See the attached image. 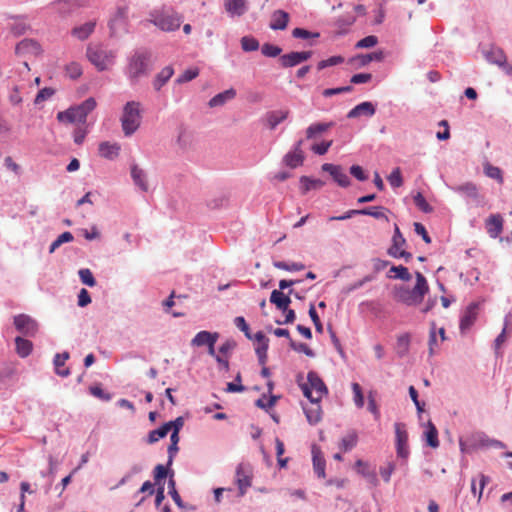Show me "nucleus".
<instances>
[{
	"label": "nucleus",
	"mask_w": 512,
	"mask_h": 512,
	"mask_svg": "<svg viewBox=\"0 0 512 512\" xmlns=\"http://www.w3.org/2000/svg\"><path fill=\"white\" fill-rule=\"evenodd\" d=\"M79 277L85 285L93 287L96 285V280L89 269H81L79 270Z\"/></svg>",
	"instance_id": "obj_53"
},
{
	"label": "nucleus",
	"mask_w": 512,
	"mask_h": 512,
	"mask_svg": "<svg viewBox=\"0 0 512 512\" xmlns=\"http://www.w3.org/2000/svg\"><path fill=\"white\" fill-rule=\"evenodd\" d=\"M332 143H333L332 140H330V141H323L321 143L313 144L311 147V150L317 155H324L327 153V151L331 147Z\"/></svg>",
	"instance_id": "obj_57"
},
{
	"label": "nucleus",
	"mask_w": 512,
	"mask_h": 512,
	"mask_svg": "<svg viewBox=\"0 0 512 512\" xmlns=\"http://www.w3.org/2000/svg\"><path fill=\"white\" fill-rule=\"evenodd\" d=\"M305 415L310 424H317L322 417V410L319 402H311V406L304 408Z\"/></svg>",
	"instance_id": "obj_28"
},
{
	"label": "nucleus",
	"mask_w": 512,
	"mask_h": 512,
	"mask_svg": "<svg viewBox=\"0 0 512 512\" xmlns=\"http://www.w3.org/2000/svg\"><path fill=\"white\" fill-rule=\"evenodd\" d=\"M368 410L374 415L376 420L380 418V411L372 391L368 394Z\"/></svg>",
	"instance_id": "obj_59"
},
{
	"label": "nucleus",
	"mask_w": 512,
	"mask_h": 512,
	"mask_svg": "<svg viewBox=\"0 0 512 512\" xmlns=\"http://www.w3.org/2000/svg\"><path fill=\"white\" fill-rule=\"evenodd\" d=\"M388 181L392 187L398 188L403 185V178L400 168H395L388 176Z\"/></svg>",
	"instance_id": "obj_49"
},
{
	"label": "nucleus",
	"mask_w": 512,
	"mask_h": 512,
	"mask_svg": "<svg viewBox=\"0 0 512 512\" xmlns=\"http://www.w3.org/2000/svg\"><path fill=\"white\" fill-rule=\"evenodd\" d=\"M457 192L463 193L471 198H477L478 189L475 184L468 182L455 188Z\"/></svg>",
	"instance_id": "obj_42"
},
{
	"label": "nucleus",
	"mask_w": 512,
	"mask_h": 512,
	"mask_svg": "<svg viewBox=\"0 0 512 512\" xmlns=\"http://www.w3.org/2000/svg\"><path fill=\"white\" fill-rule=\"evenodd\" d=\"M241 47L246 52L256 51L259 48V42L250 36H244L241 39Z\"/></svg>",
	"instance_id": "obj_43"
},
{
	"label": "nucleus",
	"mask_w": 512,
	"mask_h": 512,
	"mask_svg": "<svg viewBox=\"0 0 512 512\" xmlns=\"http://www.w3.org/2000/svg\"><path fill=\"white\" fill-rule=\"evenodd\" d=\"M120 150V144L109 141L101 142L98 147L99 155L109 160L116 159L119 156Z\"/></svg>",
	"instance_id": "obj_17"
},
{
	"label": "nucleus",
	"mask_w": 512,
	"mask_h": 512,
	"mask_svg": "<svg viewBox=\"0 0 512 512\" xmlns=\"http://www.w3.org/2000/svg\"><path fill=\"white\" fill-rule=\"evenodd\" d=\"M375 111H376L375 106L371 102L366 101V102H362V103L358 104L353 109H351L348 112L347 117L348 118H357L362 115L371 117L375 114Z\"/></svg>",
	"instance_id": "obj_20"
},
{
	"label": "nucleus",
	"mask_w": 512,
	"mask_h": 512,
	"mask_svg": "<svg viewBox=\"0 0 512 512\" xmlns=\"http://www.w3.org/2000/svg\"><path fill=\"white\" fill-rule=\"evenodd\" d=\"M236 96V91L234 89H228L224 92H221L215 95L209 101L210 107H217L223 105L226 101L232 100Z\"/></svg>",
	"instance_id": "obj_34"
},
{
	"label": "nucleus",
	"mask_w": 512,
	"mask_h": 512,
	"mask_svg": "<svg viewBox=\"0 0 512 512\" xmlns=\"http://www.w3.org/2000/svg\"><path fill=\"white\" fill-rule=\"evenodd\" d=\"M301 183V192L302 194H306L310 190H318L323 187L324 182L320 179H313L307 176H302L300 178Z\"/></svg>",
	"instance_id": "obj_32"
},
{
	"label": "nucleus",
	"mask_w": 512,
	"mask_h": 512,
	"mask_svg": "<svg viewBox=\"0 0 512 512\" xmlns=\"http://www.w3.org/2000/svg\"><path fill=\"white\" fill-rule=\"evenodd\" d=\"M311 51H301V52H290L288 54H284L280 57L281 65L285 68L294 67L302 62L307 61L311 58Z\"/></svg>",
	"instance_id": "obj_13"
},
{
	"label": "nucleus",
	"mask_w": 512,
	"mask_h": 512,
	"mask_svg": "<svg viewBox=\"0 0 512 512\" xmlns=\"http://www.w3.org/2000/svg\"><path fill=\"white\" fill-rule=\"evenodd\" d=\"M69 359V353L63 352L61 354H56L54 358V365L56 374L61 377H67L70 374V370L68 368H62L65 362Z\"/></svg>",
	"instance_id": "obj_29"
},
{
	"label": "nucleus",
	"mask_w": 512,
	"mask_h": 512,
	"mask_svg": "<svg viewBox=\"0 0 512 512\" xmlns=\"http://www.w3.org/2000/svg\"><path fill=\"white\" fill-rule=\"evenodd\" d=\"M352 390L354 394V403L358 408H362L364 405V396L362 393L361 386L358 383L352 384Z\"/></svg>",
	"instance_id": "obj_54"
},
{
	"label": "nucleus",
	"mask_w": 512,
	"mask_h": 512,
	"mask_svg": "<svg viewBox=\"0 0 512 512\" xmlns=\"http://www.w3.org/2000/svg\"><path fill=\"white\" fill-rule=\"evenodd\" d=\"M58 5L64 12H71L80 6L79 0H59Z\"/></svg>",
	"instance_id": "obj_58"
},
{
	"label": "nucleus",
	"mask_w": 512,
	"mask_h": 512,
	"mask_svg": "<svg viewBox=\"0 0 512 512\" xmlns=\"http://www.w3.org/2000/svg\"><path fill=\"white\" fill-rule=\"evenodd\" d=\"M270 302L274 304L277 309L286 311L291 303V299L288 295H285L280 290H273L270 296Z\"/></svg>",
	"instance_id": "obj_24"
},
{
	"label": "nucleus",
	"mask_w": 512,
	"mask_h": 512,
	"mask_svg": "<svg viewBox=\"0 0 512 512\" xmlns=\"http://www.w3.org/2000/svg\"><path fill=\"white\" fill-rule=\"evenodd\" d=\"M289 115V110H275L266 113L265 122L266 125L274 130L278 124L287 119Z\"/></svg>",
	"instance_id": "obj_22"
},
{
	"label": "nucleus",
	"mask_w": 512,
	"mask_h": 512,
	"mask_svg": "<svg viewBox=\"0 0 512 512\" xmlns=\"http://www.w3.org/2000/svg\"><path fill=\"white\" fill-rule=\"evenodd\" d=\"M487 58L498 64V65H503L506 61V57L505 55L503 54V52L501 50H495V51H492L488 56Z\"/></svg>",
	"instance_id": "obj_64"
},
{
	"label": "nucleus",
	"mask_w": 512,
	"mask_h": 512,
	"mask_svg": "<svg viewBox=\"0 0 512 512\" xmlns=\"http://www.w3.org/2000/svg\"><path fill=\"white\" fill-rule=\"evenodd\" d=\"M218 333H211L208 331H200L191 340V345L195 347L211 346L212 343H216L218 340Z\"/></svg>",
	"instance_id": "obj_18"
},
{
	"label": "nucleus",
	"mask_w": 512,
	"mask_h": 512,
	"mask_svg": "<svg viewBox=\"0 0 512 512\" xmlns=\"http://www.w3.org/2000/svg\"><path fill=\"white\" fill-rule=\"evenodd\" d=\"M384 59V54L382 51L372 52L368 54L358 55L356 60L358 61L360 66H366L372 61H382Z\"/></svg>",
	"instance_id": "obj_37"
},
{
	"label": "nucleus",
	"mask_w": 512,
	"mask_h": 512,
	"mask_svg": "<svg viewBox=\"0 0 512 512\" xmlns=\"http://www.w3.org/2000/svg\"><path fill=\"white\" fill-rule=\"evenodd\" d=\"M406 240L397 224L394 225V235L392 237V245L388 249V254L394 258H404L408 262L412 258V254L403 250Z\"/></svg>",
	"instance_id": "obj_9"
},
{
	"label": "nucleus",
	"mask_w": 512,
	"mask_h": 512,
	"mask_svg": "<svg viewBox=\"0 0 512 512\" xmlns=\"http://www.w3.org/2000/svg\"><path fill=\"white\" fill-rule=\"evenodd\" d=\"M224 6L226 11L233 16H241L247 10L245 0H225Z\"/></svg>",
	"instance_id": "obj_26"
},
{
	"label": "nucleus",
	"mask_w": 512,
	"mask_h": 512,
	"mask_svg": "<svg viewBox=\"0 0 512 512\" xmlns=\"http://www.w3.org/2000/svg\"><path fill=\"white\" fill-rule=\"evenodd\" d=\"M395 470V465L393 462H388L385 466L380 468V475L383 480L388 483L390 481L391 475Z\"/></svg>",
	"instance_id": "obj_61"
},
{
	"label": "nucleus",
	"mask_w": 512,
	"mask_h": 512,
	"mask_svg": "<svg viewBox=\"0 0 512 512\" xmlns=\"http://www.w3.org/2000/svg\"><path fill=\"white\" fill-rule=\"evenodd\" d=\"M429 355L433 356L437 353V337H436V324L435 322L431 323V328L429 332Z\"/></svg>",
	"instance_id": "obj_46"
},
{
	"label": "nucleus",
	"mask_w": 512,
	"mask_h": 512,
	"mask_svg": "<svg viewBox=\"0 0 512 512\" xmlns=\"http://www.w3.org/2000/svg\"><path fill=\"white\" fill-rule=\"evenodd\" d=\"M378 43V38L374 35H369L364 37L363 39L359 40L355 47L358 49H364V48H372L376 46Z\"/></svg>",
	"instance_id": "obj_50"
},
{
	"label": "nucleus",
	"mask_w": 512,
	"mask_h": 512,
	"mask_svg": "<svg viewBox=\"0 0 512 512\" xmlns=\"http://www.w3.org/2000/svg\"><path fill=\"white\" fill-rule=\"evenodd\" d=\"M426 443L432 448L439 446L438 431L432 422H428L427 430L425 432Z\"/></svg>",
	"instance_id": "obj_36"
},
{
	"label": "nucleus",
	"mask_w": 512,
	"mask_h": 512,
	"mask_svg": "<svg viewBox=\"0 0 512 512\" xmlns=\"http://www.w3.org/2000/svg\"><path fill=\"white\" fill-rule=\"evenodd\" d=\"M281 51L282 49L280 47L270 43L263 44L261 48L262 54L267 57H276L280 55Z\"/></svg>",
	"instance_id": "obj_52"
},
{
	"label": "nucleus",
	"mask_w": 512,
	"mask_h": 512,
	"mask_svg": "<svg viewBox=\"0 0 512 512\" xmlns=\"http://www.w3.org/2000/svg\"><path fill=\"white\" fill-rule=\"evenodd\" d=\"M275 444H276V455H277V459H278V464L280 467H285L288 459L281 457L285 451L284 443L279 438H276Z\"/></svg>",
	"instance_id": "obj_55"
},
{
	"label": "nucleus",
	"mask_w": 512,
	"mask_h": 512,
	"mask_svg": "<svg viewBox=\"0 0 512 512\" xmlns=\"http://www.w3.org/2000/svg\"><path fill=\"white\" fill-rule=\"evenodd\" d=\"M169 433L168 425H162L160 428L150 431L147 442L153 444L164 438Z\"/></svg>",
	"instance_id": "obj_39"
},
{
	"label": "nucleus",
	"mask_w": 512,
	"mask_h": 512,
	"mask_svg": "<svg viewBox=\"0 0 512 512\" xmlns=\"http://www.w3.org/2000/svg\"><path fill=\"white\" fill-rule=\"evenodd\" d=\"M150 53L136 51L128 59L126 74L132 83L138 82L141 77L147 76L150 72Z\"/></svg>",
	"instance_id": "obj_2"
},
{
	"label": "nucleus",
	"mask_w": 512,
	"mask_h": 512,
	"mask_svg": "<svg viewBox=\"0 0 512 512\" xmlns=\"http://www.w3.org/2000/svg\"><path fill=\"white\" fill-rule=\"evenodd\" d=\"M97 106V102L93 97L87 98L81 104L70 107L65 111L57 114V119L65 123H82L86 122V118Z\"/></svg>",
	"instance_id": "obj_3"
},
{
	"label": "nucleus",
	"mask_w": 512,
	"mask_h": 512,
	"mask_svg": "<svg viewBox=\"0 0 512 512\" xmlns=\"http://www.w3.org/2000/svg\"><path fill=\"white\" fill-rule=\"evenodd\" d=\"M290 347L296 352L304 353L308 357H314L315 353L313 350L305 343H296L293 339H290Z\"/></svg>",
	"instance_id": "obj_44"
},
{
	"label": "nucleus",
	"mask_w": 512,
	"mask_h": 512,
	"mask_svg": "<svg viewBox=\"0 0 512 512\" xmlns=\"http://www.w3.org/2000/svg\"><path fill=\"white\" fill-rule=\"evenodd\" d=\"M416 284L413 289L404 286L395 287L394 298L408 306L420 304L426 293L429 291V286L426 278L420 273L416 272Z\"/></svg>",
	"instance_id": "obj_1"
},
{
	"label": "nucleus",
	"mask_w": 512,
	"mask_h": 512,
	"mask_svg": "<svg viewBox=\"0 0 512 512\" xmlns=\"http://www.w3.org/2000/svg\"><path fill=\"white\" fill-rule=\"evenodd\" d=\"M15 345H16V353L21 358H25V357L29 356L33 349L32 342L27 339H24L20 336L15 338Z\"/></svg>",
	"instance_id": "obj_30"
},
{
	"label": "nucleus",
	"mask_w": 512,
	"mask_h": 512,
	"mask_svg": "<svg viewBox=\"0 0 512 512\" xmlns=\"http://www.w3.org/2000/svg\"><path fill=\"white\" fill-rule=\"evenodd\" d=\"M66 74L71 79H77L82 75V67L77 62H71L65 67Z\"/></svg>",
	"instance_id": "obj_45"
},
{
	"label": "nucleus",
	"mask_w": 512,
	"mask_h": 512,
	"mask_svg": "<svg viewBox=\"0 0 512 512\" xmlns=\"http://www.w3.org/2000/svg\"><path fill=\"white\" fill-rule=\"evenodd\" d=\"M333 126V123H315L311 124L306 129V138L307 139H313L316 138L318 135L328 131Z\"/></svg>",
	"instance_id": "obj_33"
},
{
	"label": "nucleus",
	"mask_w": 512,
	"mask_h": 512,
	"mask_svg": "<svg viewBox=\"0 0 512 512\" xmlns=\"http://www.w3.org/2000/svg\"><path fill=\"white\" fill-rule=\"evenodd\" d=\"M396 434V450L397 455L401 458H407L409 455L408 433L403 423H395Z\"/></svg>",
	"instance_id": "obj_12"
},
{
	"label": "nucleus",
	"mask_w": 512,
	"mask_h": 512,
	"mask_svg": "<svg viewBox=\"0 0 512 512\" xmlns=\"http://www.w3.org/2000/svg\"><path fill=\"white\" fill-rule=\"evenodd\" d=\"M86 56L98 71H104L114 64L116 52L102 45L90 44L87 47Z\"/></svg>",
	"instance_id": "obj_5"
},
{
	"label": "nucleus",
	"mask_w": 512,
	"mask_h": 512,
	"mask_svg": "<svg viewBox=\"0 0 512 512\" xmlns=\"http://www.w3.org/2000/svg\"><path fill=\"white\" fill-rule=\"evenodd\" d=\"M15 50L18 55L28 53L36 55L40 52V46L36 41L32 39H24L17 44Z\"/></svg>",
	"instance_id": "obj_25"
},
{
	"label": "nucleus",
	"mask_w": 512,
	"mask_h": 512,
	"mask_svg": "<svg viewBox=\"0 0 512 512\" xmlns=\"http://www.w3.org/2000/svg\"><path fill=\"white\" fill-rule=\"evenodd\" d=\"M273 265L274 267L285 271H301L305 269V265L300 262L287 263L284 261H276Z\"/></svg>",
	"instance_id": "obj_40"
},
{
	"label": "nucleus",
	"mask_w": 512,
	"mask_h": 512,
	"mask_svg": "<svg viewBox=\"0 0 512 512\" xmlns=\"http://www.w3.org/2000/svg\"><path fill=\"white\" fill-rule=\"evenodd\" d=\"M302 144H303V140H299L295 146H294V149L290 152H288L285 156H284V163L290 167V168H296L298 166H301L303 164V161H304V154H303V151L301 149L302 147Z\"/></svg>",
	"instance_id": "obj_14"
},
{
	"label": "nucleus",
	"mask_w": 512,
	"mask_h": 512,
	"mask_svg": "<svg viewBox=\"0 0 512 512\" xmlns=\"http://www.w3.org/2000/svg\"><path fill=\"white\" fill-rule=\"evenodd\" d=\"M55 91L52 88H43L41 89L35 98V103L39 104L49 98H51L54 95Z\"/></svg>",
	"instance_id": "obj_63"
},
{
	"label": "nucleus",
	"mask_w": 512,
	"mask_h": 512,
	"mask_svg": "<svg viewBox=\"0 0 512 512\" xmlns=\"http://www.w3.org/2000/svg\"><path fill=\"white\" fill-rule=\"evenodd\" d=\"M153 23L163 31H175L180 27L182 17L175 12H162L154 17Z\"/></svg>",
	"instance_id": "obj_7"
},
{
	"label": "nucleus",
	"mask_w": 512,
	"mask_h": 512,
	"mask_svg": "<svg viewBox=\"0 0 512 512\" xmlns=\"http://www.w3.org/2000/svg\"><path fill=\"white\" fill-rule=\"evenodd\" d=\"M15 328L25 336L33 337L38 331L37 322L26 314H19L14 317Z\"/></svg>",
	"instance_id": "obj_11"
},
{
	"label": "nucleus",
	"mask_w": 512,
	"mask_h": 512,
	"mask_svg": "<svg viewBox=\"0 0 512 512\" xmlns=\"http://www.w3.org/2000/svg\"><path fill=\"white\" fill-rule=\"evenodd\" d=\"M198 75H199V69L198 68L187 69L177 78V82L178 83H185V82L193 80Z\"/></svg>",
	"instance_id": "obj_56"
},
{
	"label": "nucleus",
	"mask_w": 512,
	"mask_h": 512,
	"mask_svg": "<svg viewBox=\"0 0 512 512\" xmlns=\"http://www.w3.org/2000/svg\"><path fill=\"white\" fill-rule=\"evenodd\" d=\"M252 468L249 464H239L236 468V484L240 496H243L247 489L252 485Z\"/></svg>",
	"instance_id": "obj_10"
},
{
	"label": "nucleus",
	"mask_w": 512,
	"mask_h": 512,
	"mask_svg": "<svg viewBox=\"0 0 512 512\" xmlns=\"http://www.w3.org/2000/svg\"><path fill=\"white\" fill-rule=\"evenodd\" d=\"M386 211L388 210L382 206H371L360 210H349L348 212L341 216H332L329 218V221L346 220L352 217L353 215H368L376 219H384L386 222H389V218L385 213Z\"/></svg>",
	"instance_id": "obj_8"
},
{
	"label": "nucleus",
	"mask_w": 512,
	"mask_h": 512,
	"mask_svg": "<svg viewBox=\"0 0 512 512\" xmlns=\"http://www.w3.org/2000/svg\"><path fill=\"white\" fill-rule=\"evenodd\" d=\"M389 273H393V275H389V277H393L395 279H400L403 281H410L411 274L408 269L402 265L392 266L389 270Z\"/></svg>",
	"instance_id": "obj_38"
},
{
	"label": "nucleus",
	"mask_w": 512,
	"mask_h": 512,
	"mask_svg": "<svg viewBox=\"0 0 512 512\" xmlns=\"http://www.w3.org/2000/svg\"><path fill=\"white\" fill-rule=\"evenodd\" d=\"M309 316H310V318H311V320H312V322H313V324H314V326L316 328V331L319 332V333H322L323 325H322V323L320 321V318H319V316H318V314L316 312V309H315L313 304H311L310 307H309Z\"/></svg>",
	"instance_id": "obj_60"
},
{
	"label": "nucleus",
	"mask_w": 512,
	"mask_h": 512,
	"mask_svg": "<svg viewBox=\"0 0 512 512\" xmlns=\"http://www.w3.org/2000/svg\"><path fill=\"white\" fill-rule=\"evenodd\" d=\"M477 309H478V306L475 303L470 304L467 307L466 311L464 312V314L460 320V329L462 331L469 329L474 324V322L477 318Z\"/></svg>",
	"instance_id": "obj_23"
},
{
	"label": "nucleus",
	"mask_w": 512,
	"mask_h": 512,
	"mask_svg": "<svg viewBox=\"0 0 512 512\" xmlns=\"http://www.w3.org/2000/svg\"><path fill=\"white\" fill-rule=\"evenodd\" d=\"M289 22V14L283 10H276L271 16L269 27L273 30L286 29Z\"/></svg>",
	"instance_id": "obj_21"
},
{
	"label": "nucleus",
	"mask_w": 512,
	"mask_h": 512,
	"mask_svg": "<svg viewBox=\"0 0 512 512\" xmlns=\"http://www.w3.org/2000/svg\"><path fill=\"white\" fill-rule=\"evenodd\" d=\"M322 170L328 172L333 177V179L338 183L339 186L347 187L350 185L349 177L340 166L325 163L322 165Z\"/></svg>",
	"instance_id": "obj_15"
},
{
	"label": "nucleus",
	"mask_w": 512,
	"mask_h": 512,
	"mask_svg": "<svg viewBox=\"0 0 512 512\" xmlns=\"http://www.w3.org/2000/svg\"><path fill=\"white\" fill-rule=\"evenodd\" d=\"M313 468L318 477H325V460L319 450L313 448Z\"/></svg>",
	"instance_id": "obj_35"
},
{
	"label": "nucleus",
	"mask_w": 512,
	"mask_h": 512,
	"mask_svg": "<svg viewBox=\"0 0 512 512\" xmlns=\"http://www.w3.org/2000/svg\"><path fill=\"white\" fill-rule=\"evenodd\" d=\"M487 233L492 238H497L503 230V217L500 214H492L485 223Z\"/></svg>",
	"instance_id": "obj_16"
},
{
	"label": "nucleus",
	"mask_w": 512,
	"mask_h": 512,
	"mask_svg": "<svg viewBox=\"0 0 512 512\" xmlns=\"http://www.w3.org/2000/svg\"><path fill=\"white\" fill-rule=\"evenodd\" d=\"M414 204L423 212L425 213H430L432 212V207L430 206V204L426 201L425 197L420 193L418 192L414 198Z\"/></svg>",
	"instance_id": "obj_47"
},
{
	"label": "nucleus",
	"mask_w": 512,
	"mask_h": 512,
	"mask_svg": "<svg viewBox=\"0 0 512 512\" xmlns=\"http://www.w3.org/2000/svg\"><path fill=\"white\" fill-rule=\"evenodd\" d=\"M174 70L171 66L164 67L155 77L153 87L159 91L172 77Z\"/></svg>",
	"instance_id": "obj_27"
},
{
	"label": "nucleus",
	"mask_w": 512,
	"mask_h": 512,
	"mask_svg": "<svg viewBox=\"0 0 512 512\" xmlns=\"http://www.w3.org/2000/svg\"><path fill=\"white\" fill-rule=\"evenodd\" d=\"M96 27V21H88L82 25L76 26L71 30L72 36L80 41H84L94 32Z\"/></svg>",
	"instance_id": "obj_19"
},
{
	"label": "nucleus",
	"mask_w": 512,
	"mask_h": 512,
	"mask_svg": "<svg viewBox=\"0 0 512 512\" xmlns=\"http://www.w3.org/2000/svg\"><path fill=\"white\" fill-rule=\"evenodd\" d=\"M141 119V104L137 101L127 102L120 118L124 135H133L140 127Z\"/></svg>",
	"instance_id": "obj_4"
},
{
	"label": "nucleus",
	"mask_w": 512,
	"mask_h": 512,
	"mask_svg": "<svg viewBox=\"0 0 512 512\" xmlns=\"http://www.w3.org/2000/svg\"><path fill=\"white\" fill-rule=\"evenodd\" d=\"M269 344L264 343L263 345H257L255 352L258 356L259 363L264 366L267 361V351Z\"/></svg>",
	"instance_id": "obj_62"
},
{
	"label": "nucleus",
	"mask_w": 512,
	"mask_h": 512,
	"mask_svg": "<svg viewBox=\"0 0 512 512\" xmlns=\"http://www.w3.org/2000/svg\"><path fill=\"white\" fill-rule=\"evenodd\" d=\"M484 171L488 177L497 180L499 183H503L502 171L498 167L487 164L484 167Z\"/></svg>",
	"instance_id": "obj_48"
},
{
	"label": "nucleus",
	"mask_w": 512,
	"mask_h": 512,
	"mask_svg": "<svg viewBox=\"0 0 512 512\" xmlns=\"http://www.w3.org/2000/svg\"><path fill=\"white\" fill-rule=\"evenodd\" d=\"M301 389L304 396L308 398L310 402H320L323 396L328 393L325 383L314 371L308 372L307 383L301 384Z\"/></svg>",
	"instance_id": "obj_6"
},
{
	"label": "nucleus",
	"mask_w": 512,
	"mask_h": 512,
	"mask_svg": "<svg viewBox=\"0 0 512 512\" xmlns=\"http://www.w3.org/2000/svg\"><path fill=\"white\" fill-rule=\"evenodd\" d=\"M131 177L134 183L139 186L142 191L148 190V183L146 181V175L142 169H140L137 165H133L131 168Z\"/></svg>",
	"instance_id": "obj_31"
},
{
	"label": "nucleus",
	"mask_w": 512,
	"mask_h": 512,
	"mask_svg": "<svg viewBox=\"0 0 512 512\" xmlns=\"http://www.w3.org/2000/svg\"><path fill=\"white\" fill-rule=\"evenodd\" d=\"M343 62H344V58L342 56H332L326 60H321L318 63L317 68H318V70H322L324 68H327L330 66H335V65L341 64Z\"/></svg>",
	"instance_id": "obj_51"
},
{
	"label": "nucleus",
	"mask_w": 512,
	"mask_h": 512,
	"mask_svg": "<svg viewBox=\"0 0 512 512\" xmlns=\"http://www.w3.org/2000/svg\"><path fill=\"white\" fill-rule=\"evenodd\" d=\"M410 345V335L408 333L401 334L397 337L398 353L403 356L408 352Z\"/></svg>",
	"instance_id": "obj_41"
}]
</instances>
